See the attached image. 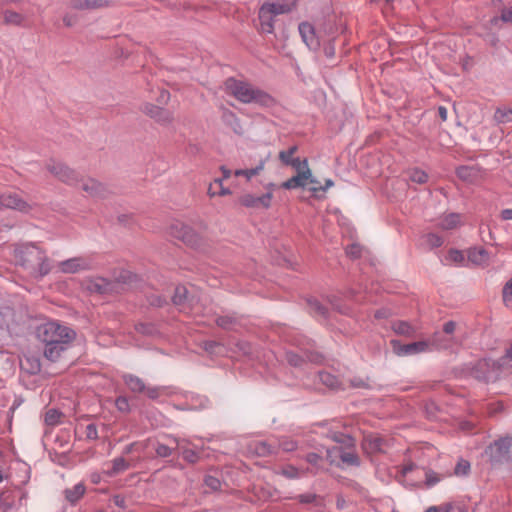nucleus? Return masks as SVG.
<instances>
[{
	"mask_svg": "<svg viewBox=\"0 0 512 512\" xmlns=\"http://www.w3.org/2000/svg\"><path fill=\"white\" fill-rule=\"evenodd\" d=\"M502 299L506 307H512V277L503 286Z\"/></svg>",
	"mask_w": 512,
	"mask_h": 512,
	"instance_id": "44",
	"label": "nucleus"
},
{
	"mask_svg": "<svg viewBox=\"0 0 512 512\" xmlns=\"http://www.w3.org/2000/svg\"><path fill=\"white\" fill-rule=\"evenodd\" d=\"M60 272L65 274H75L81 271L90 270L92 267L91 260L84 256H78L69 258L64 261H60L57 264Z\"/></svg>",
	"mask_w": 512,
	"mask_h": 512,
	"instance_id": "13",
	"label": "nucleus"
},
{
	"mask_svg": "<svg viewBox=\"0 0 512 512\" xmlns=\"http://www.w3.org/2000/svg\"><path fill=\"white\" fill-rule=\"evenodd\" d=\"M499 19L504 23H512V6L503 8Z\"/></svg>",
	"mask_w": 512,
	"mask_h": 512,
	"instance_id": "62",
	"label": "nucleus"
},
{
	"mask_svg": "<svg viewBox=\"0 0 512 512\" xmlns=\"http://www.w3.org/2000/svg\"><path fill=\"white\" fill-rule=\"evenodd\" d=\"M264 164V161H260V163L254 168L236 170L235 175L244 176L248 180H250L252 177L258 175L264 169Z\"/></svg>",
	"mask_w": 512,
	"mask_h": 512,
	"instance_id": "39",
	"label": "nucleus"
},
{
	"mask_svg": "<svg viewBox=\"0 0 512 512\" xmlns=\"http://www.w3.org/2000/svg\"><path fill=\"white\" fill-rule=\"evenodd\" d=\"M116 408L123 413H127L130 411L129 400L125 396H119L115 400Z\"/></svg>",
	"mask_w": 512,
	"mask_h": 512,
	"instance_id": "52",
	"label": "nucleus"
},
{
	"mask_svg": "<svg viewBox=\"0 0 512 512\" xmlns=\"http://www.w3.org/2000/svg\"><path fill=\"white\" fill-rule=\"evenodd\" d=\"M216 324L222 329L231 330L237 324V319L232 315L219 316L216 318Z\"/></svg>",
	"mask_w": 512,
	"mask_h": 512,
	"instance_id": "41",
	"label": "nucleus"
},
{
	"mask_svg": "<svg viewBox=\"0 0 512 512\" xmlns=\"http://www.w3.org/2000/svg\"><path fill=\"white\" fill-rule=\"evenodd\" d=\"M332 439L337 442V443H348L350 444L352 441H353V438L348 436V435H344L342 433H334L332 435Z\"/></svg>",
	"mask_w": 512,
	"mask_h": 512,
	"instance_id": "63",
	"label": "nucleus"
},
{
	"mask_svg": "<svg viewBox=\"0 0 512 512\" xmlns=\"http://www.w3.org/2000/svg\"><path fill=\"white\" fill-rule=\"evenodd\" d=\"M204 483L212 491H217L221 488V481L217 477H214L212 475L205 476Z\"/></svg>",
	"mask_w": 512,
	"mask_h": 512,
	"instance_id": "54",
	"label": "nucleus"
},
{
	"mask_svg": "<svg viewBox=\"0 0 512 512\" xmlns=\"http://www.w3.org/2000/svg\"><path fill=\"white\" fill-rule=\"evenodd\" d=\"M470 471V463L467 460L460 459L454 468V474L457 476L467 475Z\"/></svg>",
	"mask_w": 512,
	"mask_h": 512,
	"instance_id": "48",
	"label": "nucleus"
},
{
	"mask_svg": "<svg viewBox=\"0 0 512 512\" xmlns=\"http://www.w3.org/2000/svg\"><path fill=\"white\" fill-rule=\"evenodd\" d=\"M363 247L358 243H352L345 248L346 255L352 259H359L362 256Z\"/></svg>",
	"mask_w": 512,
	"mask_h": 512,
	"instance_id": "46",
	"label": "nucleus"
},
{
	"mask_svg": "<svg viewBox=\"0 0 512 512\" xmlns=\"http://www.w3.org/2000/svg\"><path fill=\"white\" fill-rule=\"evenodd\" d=\"M129 468V463L123 457H117L111 461V468L105 473L109 477L116 476Z\"/></svg>",
	"mask_w": 512,
	"mask_h": 512,
	"instance_id": "30",
	"label": "nucleus"
},
{
	"mask_svg": "<svg viewBox=\"0 0 512 512\" xmlns=\"http://www.w3.org/2000/svg\"><path fill=\"white\" fill-rule=\"evenodd\" d=\"M448 260L453 263L461 264L464 261V255L460 250L450 249L448 252Z\"/></svg>",
	"mask_w": 512,
	"mask_h": 512,
	"instance_id": "55",
	"label": "nucleus"
},
{
	"mask_svg": "<svg viewBox=\"0 0 512 512\" xmlns=\"http://www.w3.org/2000/svg\"><path fill=\"white\" fill-rule=\"evenodd\" d=\"M502 364L491 358L477 360L470 368V375L483 382H491L498 379Z\"/></svg>",
	"mask_w": 512,
	"mask_h": 512,
	"instance_id": "6",
	"label": "nucleus"
},
{
	"mask_svg": "<svg viewBox=\"0 0 512 512\" xmlns=\"http://www.w3.org/2000/svg\"><path fill=\"white\" fill-rule=\"evenodd\" d=\"M81 189L90 197H101L105 194V186L93 178H79Z\"/></svg>",
	"mask_w": 512,
	"mask_h": 512,
	"instance_id": "22",
	"label": "nucleus"
},
{
	"mask_svg": "<svg viewBox=\"0 0 512 512\" xmlns=\"http://www.w3.org/2000/svg\"><path fill=\"white\" fill-rule=\"evenodd\" d=\"M122 379L129 390L133 393H145L149 398H157L159 390L157 388H146L143 380L132 374H124Z\"/></svg>",
	"mask_w": 512,
	"mask_h": 512,
	"instance_id": "14",
	"label": "nucleus"
},
{
	"mask_svg": "<svg viewBox=\"0 0 512 512\" xmlns=\"http://www.w3.org/2000/svg\"><path fill=\"white\" fill-rule=\"evenodd\" d=\"M2 16L5 25L22 26L25 19L22 14L10 9L3 10Z\"/></svg>",
	"mask_w": 512,
	"mask_h": 512,
	"instance_id": "28",
	"label": "nucleus"
},
{
	"mask_svg": "<svg viewBox=\"0 0 512 512\" xmlns=\"http://www.w3.org/2000/svg\"><path fill=\"white\" fill-rule=\"evenodd\" d=\"M317 179L312 176L311 169H305L287 179L281 184V187L287 190L304 188L307 183H316Z\"/></svg>",
	"mask_w": 512,
	"mask_h": 512,
	"instance_id": "16",
	"label": "nucleus"
},
{
	"mask_svg": "<svg viewBox=\"0 0 512 512\" xmlns=\"http://www.w3.org/2000/svg\"><path fill=\"white\" fill-rule=\"evenodd\" d=\"M21 368L29 374H37L41 370V362L37 356L26 355L20 362Z\"/></svg>",
	"mask_w": 512,
	"mask_h": 512,
	"instance_id": "25",
	"label": "nucleus"
},
{
	"mask_svg": "<svg viewBox=\"0 0 512 512\" xmlns=\"http://www.w3.org/2000/svg\"><path fill=\"white\" fill-rule=\"evenodd\" d=\"M187 288L185 286H177L174 290V294L172 296V301L175 305H183L187 299Z\"/></svg>",
	"mask_w": 512,
	"mask_h": 512,
	"instance_id": "42",
	"label": "nucleus"
},
{
	"mask_svg": "<svg viewBox=\"0 0 512 512\" xmlns=\"http://www.w3.org/2000/svg\"><path fill=\"white\" fill-rule=\"evenodd\" d=\"M410 179L412 182L424 184L428 181V174L423 170L415 169L412 171Z\"/></svg>",
	"mask_w": 512,
	"mask_h": 512,
	"instance_id": "49",
	"label": "nucleus"
},
{
	"mask_svg": "<svg viewBox=\"0 0 512 512\" xmlns=\"http://www.w3.org/2000/svg\"><path fill=\"white\" fill-rule=\"evenodd\" d=\"M287 362L294 367L302 366L306 361L320 363L322 356L317 352L304 351L303 354H298L293 351H287L285 354Z\"/></svg>",
	"mask_w": 512,
	"mask_h": 512,
	"instance_id": "17",
	"label": "nucleus"
},
{
	"mask_svg": "<svg viewBox=\"0 0 512 512\" xmlns=\"http://www.w3.org/2000/svg\"><path fill=\"white\" fill-rule=\"evenodd\" d=\"M273 193L267 191L261 196H255L251 193L244 194L240 197V204L246 208H263L268 209L271 206Z\"/></svg>",
	"mask_w": 512,
	"mask_h": 512,
	"instance_id": "15",
	"label": "nucleus"
},
{
	"mask_svg": "<svg viewBox=\"0 0 512 512\" xmlns=\"http://www.w3.org/2000/svg\"><path fill=\"white\" fill-rule=\"evenodd\" d=\"M278 446L281 450L285 451V452H291V451H294L297 449L298 445H297V442L292 440V439H289V438H282L279 440L278 442Z\"/></svg>",
	"mask_w": 512,
	"mask_h": 512,
	"instance_id": "47",
	"label": "nucleus"
},
{
	"mask_svg": "<svg viewBox=\"0 0 512 512\" xmlns=\"http://www.w3.org/2000/svg\"><path fill=\"white\" fill-rule=\"evenodd\" d=\"M298 146L293 145L289 147L287 150H281L278 154L279 160L282 162V164L288 166L289 163L292 162L293 159L296 157H293V155L297 152Z\"/></svg>",
	"mask_w": 512,
	"mask_h": 512,
	"instance_id": "40",
	"label": "nucleus"
},
{
	"mask_svg": "<svg viewBox=\"0 0 512 512\" xmlns=\"http://www.w3.org/2000/svg\"><path fill=\"white\" fill-rule=\"evenodd\" d=\"M224 85L226 91L241 103H255L265 108L276 105L273 96L247 81L229 77L225 80Z\"/></svg>",
	"mask_w": 512,
	"mask_h": 512,
	"instance_id": "3",
	"label": "nucleus"
},
{
	"mask_svg": "<svg viewBox=\"0 0 512 512\" xmlns=\"http://www.w3.org/2000/svg\"><path fill=\"white\" fill-rule=\"evenodd\" d=\"M494 119L499 124L512 122V109L508 107L497 108Z\"/></svg>",
	"mask_w": 512,
	"mask_h": 512,
	"instance_id": "36",
	"label": "nucleus"
},
{
	"mask_svg": "<svg viewBox=\"0 0 512 512\" xmlns=\"http://www.w3.org/2000/svg\"><path fill=\"white\" fill-rule=\"evenodd\" d=\"M299 33L303 42L309 47L311 50H317L320 46L319 40L316 37L315 29L313 25L308 22H302L299 25Z\"/></svg>",
	"mask_w": 512,
	"mask_h": 512,
	"instance_id": "21",
	"label": "nucleus"
},
{
	"mask_svg": "<svg viewBox=\"0 0 512 512\" xmlns=\"http://www.w3.org/2000/svg\"><path fill=\"white\" fill-rule=\"evenodd\" d=\"M317 498L315 493H305L297 496V499L302 504H310L313 503Z\"/></svg>",
	"mask_w": 512,
	"mask_h": 512,
	"instance_id": "61",
	"label": "nucleus"
},
{
	"mask_svg": "<svg viewBox=\"0 0 512 512\" xmlns=\"http://www.w3.org/2000/svg\"><path fill=\"white\" fill-rule=\"evenodd\" d=\"M167 233L189 247L197 248L200 246V236L190 226L185 225L179 220H174L169 225Z\"/></svg>",
	"mask_w": 512,
	"mask_h": 512,
	"instance_id": "7",
	"label": "nucleus"
},
{
	"mask_svg": "<svg viewBox=\"0 0 512 512\" xmlns=\"http://www.w3.org/2000/svg\"><path fill=\"white\" fill-rule=\"evenodd\" d=\"M113 0H75L73 7L76 9L101 8L112 3Z\"/></svg>",
	"mask_w": 512,
	"mask_h": 512,
	"instance_id": "27",
	"label": "nucleus"
},
{
	"mask_svg": "<svg viewBox=\"0 0 512 512\" xmlns=\"http://www.w3.org/2000/svg\"><path fill=\"white\" fill-rule=\"evenodd\" d=\"M425 472V481L424 486L426 488H432L437 485L441 480H443L447 475L437 473L431 469H424Z\"/></svg>",
	"mask_w": 512,
	"mask_h": 512,
	"instance_id": "32",
	"label": "nucleus"
},
{
	"mask_svg": "<svg viewBox=\"0 0 512 512\" xmlns=\"http://www.w3.org/2000/svg\"><path fill=\"white\" fill-rule=\"evenodd\" d=\"M334 186V181L332 179H326L325 184L323 186H311L309 190L313 195L319 197V192H326L329 188Z\"/></svg>",
	"mask_w": 512,
	"mask_h": 512,
	"instance_id": "51",
	"label": "nucleus"
},
{
	"mask_svg": "<svg viewBox=\"0 0 512 512\" xmlns=\"http://www.w3.org/2000/svg\"><path fill=\"white\" fill-rule=\"evenodd\" d=\"M512 435H505L494 440L485 448L491 465H501L512 461Z\"/></svg>",
	"mask_w": 512,
	"mask_h": 512,
	"instance_id": "5",
	"label": "nucleus"
},
{
	"mask_svg": "<svg viewBox=\"0 0 512 512\" xmlns=\"http://www.w3.org/2000/svg\"><path fill=\"white\" fill-rule=\"evenodd\" d=\"M141 111L146 116L150 117L151 119H154L156 122L160 119V107L157 104L145 102L141 106Z\"/></svg>",
	"mask_w": 512,
	"mask_h": 512,
	"instance_id": "35",
	"label": "nucleus"
},
{
	"mask_svg": "<svg viewBox=\"0 0 512 512\" xmlns=\"http://www.w3.org/2000/svg\"><path fill=\"white\" fill-rule=\"evenodd\" d=\"M308 306L310 313L314 316H319L323 319L327 318L328 310L327 308L321 304L317 299H309Z\"/></svg>",
	"mask_w": 512,
	"mask_h": 512,
	"instance_id": "33",
	"label": "nucleus"
},
{
	"mask_svg": "<svg viewBox=\"0 0 512 512\" xmlns=\"http://www.w3.org/2000/svg\"><path fill=\"white\" fill-rule=\"evenodd\" d=\"M423 239H424L425 244L430 249L438 248V247L442 246V244L444 243L443 238L440 235L435 234V233H428L423 237Z\"/></svg>",
	"mask_w": 512,
	"mask_h": 512,
	"instance_id": "43",
	"label": "nucleus"
},
{
	"mask_svg": "<svg viewBox=\"0 0 512 512\" xmlns=\"http://www.w3.org/2000/svg\"><path fill=\"white\" fill-rule=\"evenodd\" d=\"M288 166H291L292 168H294L297 171V173H299L300 171L305 170V169H310L309 165H308V160L306 158L301 160L299 157H296L295 159H293L292 162L289 163Z\"/></svg>",
	"mask_w": 512,
	"mask_h": 512,
	"instance_id": "53",
	"label": "nucleus"
},
{
	"mask_svg": "<svg viewBox=\"0 0 512 512\" xmlns=\"http://www.w3.org/2000/svg\"><path fill=\"white\" fill-rule=\"evenodd\" d=\"M221 119L223 123L229 126L235 133L240 134L242 126L238 116L226 107H221Z\"/></svg>",
	"mask_w": 512,
	"mask_h": 512,
	"instance_id": "24",
	"label": "nucleus"
},
{
	"mask_svg": "<svg viewBox=\"0 0 512 512\" xmlns=\"http://www.w3.org/2000/svg\"><path fill=\"white\" fill-rule=\"evenodd\" d=\"M63 413L57 409H49L45 413L44 421L48 426H56L61 423Z\"/></svg>",
	"mask_w": 512,
	"mask_h": 512,
	"instance_id": "38",
	"label": "nucleus"
},
{
	"mask_svg": "<svg viewBox=\"0 0 512 512\" xmlns=\"http://www.w3.org/2000/svg\"><path fill=\"white\" fill-rule=\"evenodd\" d=\"M468 260L476 265H481L488 260V253L482 247H475L468 250Z\"/></svg>",
	"mask_w": 512,
	"mask_h": 512,
	"instance_id": "29",
	"label": "nucleus"
},
{
	"mask_svg": "<svg viewBox=\"0 0 512 512\" xmlns=\"http://www.w3.org/2000/svg\"><path fill=\"white\" fill-rule=\"evenodd\" d=\"M456 329V322L450 320L444 323L443 332L446 334H453Z\"/></svg>",
	"mask_w": 512,
	"mask_h": 512,
	"instance_id": "64",
	"label": "nucleus"
},
{
	"mask_svg": "<svg viewBox=\"0 0 512 512\" xmlns=\"http://www.w3.org/2000/svg\"><path fill=\"white\" fill-rule=\"evenodd\" d=\"M173 442V445L162 444V458L171 456L174 452L182 456V458L189 464H195L199 461L200 455L194 449L188 447V443L184 440H178L175 437H169Z\"/></svg>",
	"mask_w": 512,
	"mask_h": 512,
	"instance_id": "8",
	"label": "nucleus"
},
{
	"mask_svg": "<svg viewBox=\"0 0 512 512\" xmlns=\"http://www.w3.org/2000/svg\"><path fill=\"white\" fill-rule=\"evenodd\" d=\"M456 175L462 181L475 183L482 178V171L477 165H462L456 168Z\"/></svg>",
	"mask_w": 512,
	"mask_h": 512,
	"instance_id": "20",
	"label": "nucleus"
},
{
	"mask_svg": "<svg viewBox=\"0 0 512 512\" xmlns=\"http://www.w3.org/2000/svg\"><path fill=\"white\" fill-rule=\"evenodd\" d=\"M83 287L90 293L111 294L116 291L118 283L103 277H89L84 279Z\"/></svg>",
	"mask_w": 512,
	"mask_h": 512,
	"instance_id": "10",
	"label": "nucleus"
},
{
	"mask_svg": "<svg viewBox=\"0 0 512 512\" xmlns=\"http://www.w3.org/2000/svg\"><path fill=\"white\" fill-rule=\"evenodd\" d=\"M333 452L339 453L341 461L346 465L356 467L360 465V459L355 451H344L342 448L333 447L327 449V457L331 458Z\"/></svg>",
	"mask_w": 512,
	"mask_h": 512,
	"instance_id": "23",
	"label": "nucleus"
},
{
	"mask_svg": "<svg viewBox=\"0 0 512 512\" xmlns=\"http://www.w3.org/2000/svg\"><path fill=\"white\" fill-rule=\"evenodd\" d=\"M85 491H86V488H85L84 484L78 483V484L74 485L72 488L66 489L64 491V495H65L66 500L70 504L74 505L83 497V495L85 494Z\"/></svg>",
	"mask_w": 512,
	"mask_h": 512,
	"instance_id": "26",
	"label": "nucleus"
},
{
	"mask_svg": "<svg viewBox=\"0 0 512 512\" xmlns=\"http://www.w3.org/2000/svg\"><path fill=\"white\" fill-rule=\"evenodd\" d=\"M319 379L328 388L337 389L340 386L338 377L329 372H320Z\"/></svg>",
	"mask_w": 512,
	"mask_h": 512,
	"instance_id": "37",
	"label": "nucleus"
},
{
	"mask_svg": "<svg viewBox=\"0 0 512 512\" xmlns=\"http://www.w3.org/2000/svg\"><path fill=\"white\" fill-rule=\"evenodd\" d=\"M10 208L21 212H28L30 205L15 193L3 194L0 196V210Z\"/></svg>",
	"mask_w": 512,
	"mask_h": 512,
	"instance_id": "18",
	"label": "nucleus"
},
{
	"mask_svg": "<svg viewBox=\"0 0 512 512\" xmlns=\"http://www.w3.org/2000/svg\"><path fill=\"white\" fill-rule=\"evenodd\" d=\"M295 6V0H272L265 2L259 9L260 30L272 34L275 29L276 17L288 13Z\"/></svg>",
	"mask_w": 512,
	"mask_h": 512,
	"instance_id": "4",
	"label": "nucleus"
},
{
	"mask_svg": "<svg viewBox=\"0 0 512 512\" xmlns=\"http://www.w3.org/2000/svg\"><path fill=\"white\" fill-rule=\"evenodd\" d=\"M392 330L399 335L412 337L415 334V329L407 321L398 320L392 323Z\"/></svg>",
	"mask_w": 512,
	"mask_h": 512,
	"instance_id": "31",
	"label": "nucleus"
},
{
	"mask_svg": "<svg viewBox=\"0 0 512 512\" xmlns=\"http://www.w3.org/2000/svg\"><path fill=\"white\" fill-rule=\"evenodd\" d=\"M279 474L285 476L288 479H296L300 477L299 470L291 465L282 468Z\"/></svg>",
	"mask_w": 512,
	"mask_h": 512,
	"instance_id": "50",
	"label": "nucleus"
},
{
	"mask_svg": "<svg viewBox=\"0 0 512 512\" xmlns=\"http://www.w3.org/2000/svg\"><path fill=\"white\" fill-rule=\"evenodd\" d=\"M425 512H462L460 506L445 503L440 506H431Z\"/></svg>",
	"mask_w": 512,
	"mask_h": 512,
	"instance_id": "45",
	"label": "nucleus"
},
{
	"mask_svg": "<svg viewBox=\"0 0 512 512\" xmlns=\"http://www.w3.org/2000/svg\"><path fill=\"white\" fill-rule=\"evenodd\" d=\"M305 460L314 467H319L320 462L322 461V456L317 453H308L305 457Z\"/></svg>",
	"mask_w": 512,
	"mask_h": 512,
	"instance_id": "59",
	"label": "nucleus"
},
{
	"mask_svg": "<svg viewBox=\"0 0 512 512\" xmlns=\"http://www.w3.org/2000/svg\"><path fill=\"white\" fill-rule=\"evenodd\" d=\"M46 169L58 180L71 186L79 185V175L66 164L51 159L46 163Z\"/></svg>",
	"mask_w": 512,
	"mask_h": 512,
	"instance_id": "9",
	"label": "nucleus"
},
{
	"mask_svg": "<svg viewBox=\"0 0 512 512\" xmlns=\"http://www.w3.org/2000/svg\"><path fill=\"white\" fill-rule=\"evenodd\" d=\"M385 440L377 434H369L363 438L362 448L367 454L384 452Z\"/></svg>",
	"mask_w": 512,
	"mask_h": 512,
	"instance_id": "19",
	"label": "nucleus"
},
{
	"mask_svg": "<svg viewBox=\"0 0 512 512\" xmlns=\"http://www.w3.org/2000/svg\"><path fill=\"white\" fill-rule=\"evenodd\" d=\"M459 222L460 215L457 213H450L441 219L439 226L444 230H451L456 228Z\"/></svg>",
	"mask_w": 512,
	"mask_h": 512,
	"instance_id": "34",
	"label": "nucleus"
},
{
	"mask_svg": "<svg viewBox=\"0 0 512 512\" xmlns=\"http://www.w3.org/2000/svg\"><path fill=\"white\" fill-rule=\"evenodd\" d=\"M36 336L45 346V358L56 361L73 342L76 332L57 321H48L37 327Z\"/></svg>",
	"mask_w": 512,
	"mask_h": 512,
	"instance_id": "2",
	"label": "nucleus"
},
{
	"mask_svg": "<svg viewBox=\"0 0 512 512\" xmlns=\"http://www.w3.org/2000/svg\"><path fill=\"white\" fill-rule=\"evenodd\" d=\"M393 352L397 356H410L425 353L430 350L428 341H417L408 344H402L399 340H391Z\"/></svg>",
	"mask_w": 512,
	"mask_h": 512,
	"instance_id": "11",
	"label": "nucleus"
},
{
	"mask_svg": "<svg viewBox=\"0 0 512 512\" xmlns=\"http://www.w3.org/2000/svg\"><path fill=\"white\" fill-rule=\"evenodd\" d=\"M85 436L87 439L95 440L98 438V431L95 424H88L85 429Z\"/></svg>",
	"mask_w": 512,
	"mask_h": 512,
	"instance_id": "60",
	"label": "nucleus"
},
{
	"mask_svg": "<svg viewBox=\"0 0 512 512\" xmlns=\"http://www.w3.org/2000/svg\"><path fill=\"white\" fill-rule=\"evenodd\" d=\"M256 452L259 455H269L274 452L272 446L266 442H260L256 447Z\"/></svg>",
	"mask_w": 512,
	"mask_h": 512,
	"instance_id": "57",
	"label": "nucleus"
},
{
	"mask_svg": "<svg viewBox=\"0 0 512 512\" xmlns=\"http://www.w3.org/2000/svg\"><path fill=\"white\" fill-rule=\"evenodd\" d=\"M13 258L16 266L36 280L43 279L53 269V261L47 255L46 250L35 242L15 245Z\"/></svg>",
	"mask_w": 512,
	"mask_h": 512,
	"instance_id": "1",
	"label": "nucleus"
},
{
	"mask_svg": "<svg viewBox=\"0 0 512 512\" xmlns=\"http://www.w3.org/2000/svg\"><path fill=\"white\" fill-rule=\"evenodd\" d=\"M418 469V466L413 463V462H408L406 464H403L401 467H400V474L402 477L406 478L408 477V475L417 470Z\"/></svg>",
	"mask_w": 512,
	"mask_h": 512,
	"instance_id": "58",
	"label": "nucleus"
},
{
	"mask_svg": "<svg viewBox=\"0 0 512 512\" xmlns=\"http://www.w3.org/2000/svg\"><path fill=\"white\" fill-rule=\"evenodd\" d=\"M504 410V404L501 401L491 403L487 407V412L489 416H495L498 413H501Z\"/></svg>",
	"mask_w": 512,
	"mask_h": 512,
	"instance_id": "56",
	"label": "nucleus"
},
{
	"mask_svg": "<svg viewBox=\"0 0 512 512\" xmlns=\"http://www.w3.org/2000/svg\"><path fill=\"white\" fill-rule=\"evenodd\" d=\"M184 398L183 401L178 402L177 404H173L168 400H162V404L165 405V409L169 410L170 408H176L179 410H193L198 408H203L206 406L208 400L201 396H195L192 393H184L181 394Z\"/></svg>",
	"mask_w": 512,
	"mask_h": 512,
	"instance_id": "12",
	"label": "nucleus"
}]
</instances>
